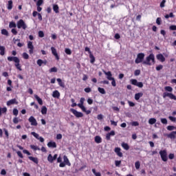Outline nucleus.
Wrapping results in <instances>:
<instances>
[{
  "label": "nucleus",
  "mask_w": 176,
  "mask_h": 176,
  "mask_svg": "<svg viewBox=\"0 0 176 176\" xmlns=\"http://www.w3.org/2000/svg\"><path fill=\"white\" fill-rule=\"evenodd\" d=\"M111 86L113 87H116V80H115V78L111 79Z\"/></svg>",
  "instance_id": "54"
},
{
  "label": "nucleus",
  "mask_w": 176,
  "mask_h": 176,
  "mask_svg": "<svg viewBox=\"0 0 176 176\" xmlns=\"http://www.w3.org/2000/svg\"><path fill=\"white\" fill-rule=\"evenodd\" d=\"M2 35H6V36H9V32L6 29L1 30Z\"/></svg>",
  "instance_id": "36"
},
{
  "label": "nucleus",
  "mask_w": 176,
  "mask_h": 176,
  "mask_svg": "<svg viewBox=\"0 0 176 176\" xmlns=\"http://www.w3.org/2000/svg\"><path fill=\"white\" fill-rule=\"evenodd\" d=\"M135 167L136 170H139L140 167H141V164L140 163V161H137L135 163Z\"/></svg>",
  "instance_id": "41"
},
{
  "label": "nucleus",
  "mask_w": 176,
  "mask_h": 176,
  "mask_svg": "<svg viewBox=\"0 0 176 176\" xmlns=\"http://www.w3.org/2000/svg\"><path fill=\"white\" fill-rule=\"evenodd\" d=\"M70 111L76 116V118H83V113L82 112H79L74 109H71Z\"/></svg>",
  "instance_id": "8"
},
{
  "label": "nucleus",
  "mask_w": 176,
  "mask_h": 176,
  "mask_svg": "<svg viewBox=\"0 0 176 176\" xmlns=\"http://www.w3.org/2000/svg\"><path fill=\"white\" fill-rule=\"evenodd\" d=\"M169 120H170V122H173V123H175L176 122V118L175 117H173V116H169L168 117Z\"/></svg>",
  "instance_id": "52"
},
{
  "label": "nucleus",
  "mask_w": 176,
  "mask_h": 176,
  "mask_svg": "<svg viewBox=\"0 0 176 176\" xmlns=\"http://www.w3.org/2000/svg\"><path fill=\"white\" fill-rule=\"evenodd\" d=\"M168 138H170L171 140H174V138H175V133L174 131L171 132L168 135Z\"/></svg>",
  "instance_id": "34"
},
{
  "label": "nucleus",
  "mask_w": 176,
  "mask_h": 176,
  "mask_svg": "<svg viewBox=\"0 0 176 176\" xmlns=\"http://www.w3.org/2000/svg\"><path fill=\"white\" fill-rule=\"evenodd\" d=\"M165 91H168L169 93H172L173 91V87L170 86H166L164 87Z\"/></svg>",
  "instance_id": "33"
},
{
  "label": "nucleus",
  "mask_w": 176,
  "mask_h": 176,
  "mask_svg": "<svg viewBox=\"0 0 176 176\" xmlns=\"http://www.w3.org/2000/svg\"><path fill=\"white\" fill-rule=\"evenodd\" d=\"M31 107L34 106L35 109H38L39 106L35 103V102H32L30 103Z\"/></svg>",
  "instance_id": "51"
},
{
  "label": "nucleus",
  "mask_w": 176,
  "mask_h": 176,
  "mask_svg": "<svg viewBox=\"0 0 176 176\" xmlns=\"http://www.w3.org/2000/svg\"><path fill=\"white\" fill-rule=\"evenodd\" d=\"M166 3V0H162L160 3V8H164V5Z\"/></svg>",
  "instance_id": "64"
},
{
  "label": "nucleus",
  "mask_w": 176,
  "mask_h": 176,
  "mask_svg": "<svg viewBox=\"0 0 176 176\" xmlns=\"http://www.w3.org/2000/svg\"><path fill=\"white\" fill-rule=\"evenodd\" d=\"M28 121L31 123L32 126H38V122H36V119L34 116H30Z\"/></svg>",
  "instance_id": "11"
},
{
  "label": "nucleus",
  "mask_w": 176,
  "mask_h": 176,
  "mask_svg": "<svg viewBox=\"0 0 176 176\" xmlns=\"http://www.w3.org/2000/svg\"><path fill=\"white\" fill-rule=\"evenodd\" d=\"M41 113L42 115H46V113H47V108L46 106H43L41 108Z\"/></svg>",
  "instance_id": "30"
},
{
  "label": "nucleus",
  "mask_w": 176,
  "mask_h": 176,
  "mask_svg": "<svg viewBox=\"0 0 176 176\" xmlns=\"http://www.w3.org/2000/svg\"><path fill=\"white\" fill-rule=\"evenodd\" d=\"M51 52H52L53 56H54L56 60L57 61H58V60H60V56H59L58 54L57 53V50H56V49L54 48V47H51Z\"/></svg>",
  "instance_id": "9"
},
{
  "label": "nucleus",
  "mask_w": 176,
  "mask_h": 176,
  "mask_svg": "<svg viewBox=\"0 0 176 176\" xmlns=\"http://www.w3.org/2000/svg\"><path fill=\"white\" fill-rule=\"evenodd\" d=\"M95 142H96V144H101L102 142V139L100 136L96 135L95 137Z\"/></svg>",
  "instance_id": "25"
},
{
  "label": "nucleus",
  "mask_w": 176,
  "mask_h": 176,
  "mask_svg": "<svg viewBox=\"0 0 176 176\" xmlns=\"http://www.w3.org/2000/svg\"><path fill=\"white\" fill-rule=\"evenodd\" d=\"M16 23L13 22V21L10 23V24H9L10 28H16Z\"/></svg>",
  "instance_id": "39"
},
{
  "label": "nucleus",
  "mask_w": 176,
  "mask_h": 176,
  "mask_svg": "<svg viewBox=\"0 0 176 176\" xmlns=\"http://www.w3.org/2000/svg\"><path fill=\"white\" fill-rule=\"evenodd\" d=\"M49 71L50 73L57 72V67H52Z\"/></svg>",
  "instance_id": "56"
},
{
  "label": "nucleus",
  "mask_w": 176,
  "mask_h": 176,
  "mask_svg": "<svg viewBox=\"0 0 176 176\" xmlns=\"http://www.w3.org/2000/svg\"><path fill=\"white\" fill-rule=\"evenodd\" d=\"M28 48H29V54H34V45H32V41H29L28 43Z\"/></svg>",
  "instance_id": "12"
},
{
  "label": "nucleus",
  "mask_w": 176,
  "mask_h": 176,
  "mask_svg": "<svg viewBox=\"0 0 176 176\" xmlns=\"http://www.w3.org/2000/svg\"><path fill=\"white\" fill-rule=\"evenodd\" d=\"M31 149H33V151H41V148L34 144L30 145Z\"/></svg>",
  "instance_id": "37"
},
{
  "label": "nucleus",
  "mask_w": 176,
  "mask_h": 176,
  "mask_svg": "<svg viewBox=\"0 0 176 176\" xmlns=\"http://www.w3.org/2000/svg\"><path fill=\"white\" fill-rule=\"evenodd\" d=\"M156 63V60H155V54H150L149 56H148L146 58V60L142 62L143 65H152V64H155Z\"/></svg>",
  "instance_id": "1"
},
{
  "label": "nucleus",
  "mask_w": 176,
  "mask_h": 176,
  "mask_svg": "<svg viewBox=\"0 0 176 176\" xmlns=\"http://www.w3.org/2000/svg\"><path fill=\"white\" fill-rule=\"evenodd\" d=\"M176 127L173 125H169L167 126V130L169 131H173V130H175Z\"/></svg>",
  "instance_id": "43"
},
{
  "label": "nucleus",
  "mask_w": 176,
  "mask_h": 176,
  "mask_svg": "<svg viewBox=\"0 0 176 176\" xmlns=\"http://www.w3.org/2000/svg\"><path fill=\"white\" fill-rule=\"evenodd\" d=\"M169 28L171 31H176V25H170Z\"/></svg>",
  "instance_id": "63"
},
{
  "label": "nucleus",
  "mask_w": 176,
  "mask_h": 176,
  "mask_svg": "<svg viewBox=\"0 0 176 176\" xmlns=\"http://www.w3.org/2000/svg\"><path fill=\"white\" fill-rule=\"evenodd\" d=\"M131 85H133V86H137L138 81L136 79H131Z\"/></svg>",
  "instance_id": "44"
},
{
  "label": "nucleus",
  "mask_w": 176,
  "mask_h": 176,
  "mask_svg": "<svg viewBox=\"0 0 176 176\" xmlns=\"http://www.w3.org/2000/svg\"><path fill=\"white\" fill-rule=\"evenodd\" d=\"M58 155L57 154H55L54 156L52 155V154H49L47 157V160L50 163H53L54 160L57 159V157Z\"/></svg>",
  "instance_id": "10"
},
{
  "label": "nucleus",
  "mask_w": 176,
  "mask_h": 176,
  "mask_svg": "<svg viewBox=\"0 0 176 176\" xmlns=\"http://www.w3.org/2000/svg\"><path fill=\"white\" fill-rule=\"evenodd\" d=\"M65 52L66 53V54H68L69 56H71V54H72V51H71L69 48H66L65 50Z\"/></svg>",
  "instance_id": "42"
},
{
  "label": "nucleus",
  "mask_w": 176,
  "mask_h": 176,
  "mask_svg": "<svg viewBox=\"0 0 176 176\" xmlns=\"http://www.w3.org/2000/svg\"><path fill=\"white\" fill-rule=\"evenodd\" d=\"M8 112V109L6 107L1 108L0 107V116H2V113H6Z\"/></svg>",
  "instance_id": "31"
},
{
  "label": "nucleus",
  "mask_w": 176,
  "mask_h": 176,
  "mask_svg": "<svg viewBox=\"0 0 176 176\" xmlns=\"http://www.w3.org/2000/svg\"><path fill=\"white\" fill-rule=\"evenodd\" d=\"M156 122H157L156 118H150L148 120L149 124H155V123H156Z\"/></svg>",
  "instance_id": "38"
},
{
  "label": "nucleus",
  "mask_w": 176,
  "mask_h": 176,
  "mask_svg": "<svg viewBox=\"0 0 176 176\" xmlns=\"http://www.w3.org/2000/svg\"><path fill=\"white\" fill-rule=\"evenodd\" d=\"M32 16H33V17H36L38 16V19L39 21H42V20H43L42 14H41V13H38V12H36V11L33 12Z\"/></svg>",
  "instance_id": "16"
},
{
  "label": "nucleus",
  "mask_w": 176,
  "mask_h": 176,
  "mask_svg": "<svg viewBox=\"0 0 176 176\" xmlns=\"http://www.w3.org/2000/svg\"><path fill=\"white\" fill-rule=\"evenodd\" d=\"M38 36L39 38H43V36H45V33H43V31L38 32Z\"/></svg>",
  "instance_id": "57"
},
{
  "label": "nucleus",
  "mask_w": 176,
  "mask_h": 176,
  "mask_svg": "<svg viewBox=\"0 0 176 176\" xmlns=\"http://www.w3.org/2000/svg\"><path fill=\"white\" fill-rule=\"evenodd\" d=\"M5 47L0 45V56H5Z\"/></svg>",
  "instance_id": "29"
},
{
  "label": "nucleus",
  "mask_w": 176,
  "mask_h": 176,
  "mask_svg": "<svg viewBox=\"0 0 176 176\" xmlns=\"http://www.w3.org/2000/svg\"><path fill=\"white\" fill-rule=\"evenodd\" d=\"M28 159L32 162H33V163H35L36 164H38V163H39V160H38V157L29 156Z\"/></svg>",
  "instance_id": "19"
},
{
  "label": "nucleus",
  "mask_w": 176,
  "mask_h": 176,
  "mask_svg": "<svg viewBox=\"0 0 176 176\" xmlns=\"http://www.w3.org/2000/svg\"><path fill=\"white\" fill-rule=\"evenodd\" d=\"M160 155L162 162H167L168 160V157L167 156V150H161L160 151Z\"/></svg>",
  "instance_id": "6"
},
{
  "label": "nucleus",
  "mask_w": 176,
  "mask_h": 176,
  "mask_svg": "<svg viewBox=\"0 0 176 176\" xmlns=\"http://www.w3.org/2000/svg\"><path fill=\"white\" fill-rule=\"evenodd\" d=\"M65 166H71V162H69V160L68 159V157H67V155L63 156V162H61L59 164V167H65Z\"/></svg>",
  "instance_id": "5"
},
{
  "label": "nucleus",
  "mask_w": 176,
  "mask_h": 176,
  "mask_svg": "<svg viewBox=\"0 0 176 176\" xmlns=\"http://www.w3.org/2000/svg\"><path fill=\"white\" fill-rule=\"evenodd\" d=\"M121 164H122V161H120H120L116 160L115 162V164H116V167H120Z\"/></svg>",
  "instance_id": "60"
},
{
  "label": "nucleus",
  "mask_w": 176,
  "mask_h": 176,
  "mask_svg": "<svg viewBox=\"0 0 176 176\" xmlns=\"http://www.w3.org/2000/svg\"><path fill=\"white\" fill-rule=\"evenodd\" d=\"M142 96H144V93L142 92H139L138 94H135V100L136 101H138V100H140L141 98V97H142Z\"/></svg>",
  "instance_id": "20"
},
{
  "label": "nucleus",
  "mask_w": 176,
  "mask_h": 176,
  "mask_svg": "<svg viewBox=\"0 0 176 176\" xmlns=\"http://www.w3.org/2000/svg\"><path fill=\"white\" fill-rule=\"evenodd\" d=\"M7 60L8 61H14L15 63V67L16 69H19V71H22L21 69V65H20V59L16 56H8L7 58Z\"/></svg>",
  "instance_id": "2"
},
{
  "label": "nucleus",
  "mask_w": 176,
  "mask_h": 176,
  "mask_svg": "<svg viewBox=\"0 0 176 176\" xmlns=\"http://www.w3.org/2000/svg\"><path fill=\"white\" fill-rule=\"evenodd\" d=\"M163 98H166V97H168L170 100H174L176 101V96L173 93L169 92H164L162 94Z\"/></svg>",
  "instance_id": "7"
},
{
  "label": "nucleus",
  "mask_w": 176,
  "mask_h": 176,
  "mask_svg": "<svg viewBox=\"0 0 176 176\" xmlns=\"http://www.w3.org/2000/svg\"><path fill=\"white\" fill-rule=\"evenodd\" d=\"M155 69H156V71H160L161 69H163V65H160L157 66Z\"/></svg>",
  "instance_id": "61"
},
{
  "label": "nucleus",
  "mask_w": 176,
  "mask_h": 176,
  "mask_svg": "<svg viewBox=\"0 0 176 176\" xmlns=\"http://www.w3.org/2000/svg\"><path fill=\"white\" fill-rule=\"evenodd\" d=\"M48 148H57V144L55 142H49L47 143Z\"/></svg>",
  "instance_id": "21"
},
{
  "label": "nucleus",
  "mask_w": 176,
  "mask_h": 176,
  "mask_svg": "<svg viewBox=\"0 0 176 176\" xmlns=\"http://www.w3.org/2000/svg\"><path fill=\"white\" fill-rule=\"evenodd\" d=\"M23 57L25 60H28V58H30V56L26 52L23 54Z\"/></svg>",
  "instance_id": "47"
},
{
  "label": "nucleus",
  "mask_w": 176,
  "mask_h": 176,
  "mask_svg": "<svg viewBox=\"0 0 176 176\" xmlns=\"http://www.w3.org/2000/svg\"><path fill=\"white\" fill-rule=\"evenodd\" d=\"M103 72L104 75L107 76V79H108V80H111V79L114 78L113 77H112V73L111 72H106L105 70H103Z\"/></svg>",
  "instance_id": "14"
},
{
  "label": "nucleus",
  "mask_w": 176,
  "mask_h": 176,
  "mask_svg": "<svg viewBox=\"0 0 176 176\" xmlns=\"http://www.w3.org/2000/svg\"><path fill=\"white\" fill-rule=\"evenodd\" d=\"M161 122L162 123V124H167V119L161 118Z\"/></svg>",
  "instance_id": "62"
},
{
  "label": "nucleus",
  "mask_w": 176,
  "mask_h": 176,
  "mask_svg": "<svg viewBox=\"0 0 176 176\" xmlns=\"http://www.w3.org/2000/svg\"><path fill=\"white\" fill-rule=\"evenodd\" d=\"M141 74V70L136 69L134 72L135 76H138Z\"/></svg>",
  "instance_id": "55"
},
{
  "label": "nucleus",
  "mask_w": 176,
  "mask_h": 176,
  "mask_svg": "<svg viewBox=\"0 0 176 176\" xmlns=\"http://www.w3.org/2000/svg\"><path fill=\"white\" fill-rule=\"evenodd\" d=\"M144 58H145V54L139 53L137 55V58L135 60V64H140V63H144Z\"/></svg>",
  "instance_id": "3"
},
{
  "label": "nucleus",
  "mask_w": 176,
  "mask_h": 176,
  "mask_svg": "<svg viewBox=\"0 0 176 176\" xmlns=\"http://www.w3.org/2000/svg\"><path fill=\"white\" fill-rule=\"evenodd\" d=\"M14 104H16V105L19 104V102H17V100H16V98L11 99L7 102L8 107H10V105H13Z\"/></svg>",
  "instance_id": "13"
},
{
  "label": "nucleus",
  "mask_w": 176,
  "mask_h": 176,
  "mask_svg": "<svg viewBox=\"0 0 176 176\" xmlns=\"http://www.w3.org/2000/svg\"><path fill=\"white\" fill-rule=\"evenodd\" d=\"M98 91H99V93H100V94H106V91L105 89L104 88L102 87H98Z\"/></svg>",
  "instance_id": "35"
},
{
  "label": "nucleus",
  "mask_w": 176,
  "mask_h": 176,
  "mask_svg": "<svg viewBox=\"0 0 176 176\" xmlns=\"http://www.w3.org/2000/svg\"><path fill=\"white\" fill-rule=\"evenodd\" d=\"M157 59L159 60V61H161V63H164V61H166V58H164V56L162 54L157 55Z\"/></svg>",
  "instance_id": "17"
},
{
  "label": "nucleus",
  "mask_w": 176,
  "mask_h": 176,
  "mask_svg": "<svg viewBox=\"0 0 176 176\" xmlns=\"http://www.w3.org/2000/svg\"><path fill=\"white\" fill-rule=\"evenodd\" d=\"M34 97L36 100L38 101L39 105H43V101L41 98H39V96H38V95H35Z\"/></svg>",
  "instance_id": "28"
},
{
  "label": "nucleus",
  "mask_w": 176,
  "mask_h": 176,
  "mask_svg": "<svg viewBox=\"0 0 176 176\" xmlns=\"http://www.w3.org/2000/svg\"><path fill=\"white\" fill-rule=\"evenodd\" d=\"M136 86L138 87L142 88L144 87V84L142 83V82H138V84H136Z\"/></svg>",
  "instance_id": "59"
},
{
  "label": "nucleus",
  "mask_w": 176,
  "mask_h": 176,
  "mask_svg": "<svg viewBox=\"0 0 176 176\" xmlns=\"http://www.w3.org/2000/svg\"><path fill=\"white\" fill-rule=\"evenodd\" d=\"M8 10L13 9V1L12 0L8 1Z\"/></svg>",
  "instance_id": "26"
},
{
  "label": "nucleus",
  "mask_w": 176,
  "mask_h": 176,
  "mask_svg": "<svg viewBox=\"0 0 176 176\" xmlns=\"http://www.w3.org/2000/svg\"><path fill=\"white\" fill-rule=\"evenodd\" d=\"M121 146L123 148V149H124L125 151H129V149H130V146H129V144L125 143V142H122L121 144Z\"/></svg>",
  "instance_id": "23"
},
{
  "label": "nucleus",
  "mask_w": 176,
  "mask_h": 176,
  "mask_svg": "<svg viewBox=\"0 0 176 176\" xmlns=\"http://www.w3.org/2000/svg\"><path fill=\"white\" fill-rule=\"evenodd\" d=\"M120 151L121 149L119 147H116L114 149V152L119 156V157H123V153Z\"/></svg>",
  "instance_id": "15"
},
{
  "label": "nucleus",
  "mask_w": 176,
  "mask_h": 176,
  "mask_svg": "<svg viewBox=\"0 0 176 176\" xmlns=\"http://www.w3.org/2000/svg\"><path fill=\"white\" fill-rule=\"evenodd\" d=\"M111 135H115V131H111L110 133H107L106 135V140L109 141L111 140Z\"/></svg>",
  "instance_id": "18"
},
{
  "label": "nucleus",
  "mask_w": 176,
  "mask_h": 176,
  "mask_svg": "<svg viewBox=\"0 0 176 176\" xmlns=\"http://www.w3.org/2000/svg\"><path fill=\"white\" fill-rule=\"evenodd\" d=\"M58 9H59L58 5H57V4L53 5V10H54V12H55V13H58Z\"/></svg>",
  "instance_id": "32"
},
{
  "label": "nucleus",
  "mask_w": 176,
  "mask_h": 176,
  "mask_svg": "<svg viewBox=\"0 0 176 176\" xmlns=\"http://www.w3.org/2000/svg\"><path fill=\"white\" fill-rule=\"evenodd\" d=\"M131 126H140V123L137 121H133L131 122Z\"/></svg>",
  "instance_id": "58"
},
{
  "label": "nucleus",
  "mask_w": 176,
  "mask_h": 176,
  "mask_svg": "<svg viewBox=\"0 0 176 176\" xmlns=\"http://www.w3.org/2000/svg\"><path fill=\"white\" fill-rule=\"evenodd\" d=\"M156 24H157V25H160L162 24V18L160 17L157 18Z\"/></svg>",
  "instance_id": "48"
},
{
  "label": "nucleus",
  "mask_w": 176,
  "mask_h": 176,
  "mask_svg": "<svg viewBox=\"0 0 176 176\" xmlns=\"http://www.w3.org/2000/svg\"><path fill=\"white\" fill-rule=\"evenodd\" d=\"M56 80L60 87H63V89H64V87H65V83H64V82H63L61 78H57Z\"/></svg>",
  "instance_id": "24"
},
{
  "label": "nucleus",
  "mask_w": 176,
  "mask_h": 176,
  "mask_svg": "<svg viewBox=\"0 0 176 176\" xmlns=\"http://www.w3.org/2000/svg\"><path fill=\"white\" fill-rule=\"evenodd\" d=\"M3 131H4V134L6 135V138H9V131L6 129H3Z\"/></svg>",
  "instance_id": "40"
},
{
  "label": "nucleus",
  "mask_w": 176,
  "mask_h": 176,
  "mask_svg": "<svg viewBox=\"0 0 176 176\" xmlns=\"http://www.w3.org/2000/svg\"><path fill=\"white\" fill-rule=\"evenodd\" d=\"M84 103H85V98H81L80 99V103H78L77 105L78 107H79V105H83Z\"/></svg>",
  "instance_id": "50"
},
{
  "label": "nucleus",
  "mask_w": 176,
  "mask_h": 176,
  "mask_svg": "<svg viewBox=\"0 0 176 176\" xmlns=\"http://www.w3.org/2000/svg\"><path fill=\"white\" fill-rule=\"evenodd\" d=\"M37 65L38 67H42V64H43V60L42 59L37 60Z\"/></svg>",
  "instance_id": "46"
},
{
  "label": "nucleus",
  "mask_w": 176,
  "mask_h": 176,
  "mask_svg": "<svg viewBox=\"0 0 176 176\" xmlns=\"http://www.w3.org/2000/svg\"><path fill=\"white\" fill-rule=\"evenodd\" d=\"M32 135H34L35 138H36V140H39V134L35 133V132H32L31 133Z\"/></svg>",
  "instance_id": "45"
},
{
  "label": "nucleus",
  "mask_w": 176,
  "mask_h": 176,
  "mask_svg": "<svg viewBox=\"0 0 176 176\" xmlns=\"http://www.w3.org/2000/svg\"><path fill=\"white\" fill-rule=\"evenodd\" d=\"M12 113L14 116H17V115H19V110L17 109H14Z\"/></svg>",
  "instance_id": "53"
},
{
  "label": "nucleus",
  "mask_w": 176,
  "mask_h": 176,
  "mask_svg": "<svg viewBox=\"0 0 176 176\" xmlns=\"http://www.w3.org/2000/svg\"><path fill=\"white\" fill-rule=\"evenodd\" d=\"M43 5V0H38L36 2V6H42Z\"/></svg>",
  "instance_id": "49"
},
{
  "label": "nucleus",
  "mask_w": 176,
  "mask_h": 176,
  "mask_svg": "<svg viewBox=\"0 0 176 176\" xmlns=\"http://www.w3.org/2000/svg\"><path fill=\"white\" fill-rule=\"evenodd\" d=\"M52 97H54V98H60V92L58 90L54 91Z\"/></svg>",
  "instance_id": "22"
},
{
  "label": "nucleus",
  "mask_w": 176,
  "mask_h": 176,
  "mask_svg": "<svg viewBox=\"0 0 176 176\" xmlns=\"http://www.w3.org/2000/svg\"><path fill=\"white\" fill-rule=\"evenodd\" d=\"M89 58L91 64H94V63H96V57H94L93 54H89Z\"/></svg>",
  "instance_id": "27"
},
{
  "label": "nucleus",
  "mask_w": 176,
  "mask_h": 176,
  "mask_svg": "<svg viewBox=\"0 0 176 176\" xmlns=\"http://www.w3.org/2000/svg\"><path fill=\"white\" fill-rule=\"evenodd\" d=\"M16 27L19 30L21 28H22V30H27V24L23 19H20L19 21H18V22L16 23Z\"/></svg>",
  "instance_id": "4"
}]
</instances>
